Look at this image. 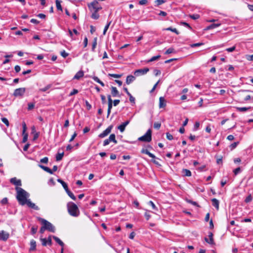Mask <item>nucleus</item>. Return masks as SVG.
<instances>
[{"label":"nucleus","instance_id":"a211bd4d","mask_svg":"<svg viewBox=\"0 0 253 253\" xmlns=\"http://www.w3.org/2000/svg\"><path fill=\"white\" fill-rule=\"evenodd\" d=\"M36 249V242L34 240H32L30 241V251H33Z\"/></svg>","mask_w":253,"mask_h":253},{"label":"nucleus","instance_id":"f257e3e1","mask_svg":"<svg viewBox=\"0 0 253 253\" xmlns=\"http://www.w3.org/2000/svg\"><path fill=\"white\" fill-rule=\"evenodd\" d=\"M15 190L16 191V199L19 204L21 206L26 205L29 199H28L30 197L29 193L19 187H16Z\"/></svg>","mask_w":253,"mask_h":253},{"label":"nucleus","instance_id":"a19ab883","mask_svg":"<svg viewBox=\"0 0 253 253\" xmlns=\"http://www.w3.org/2000/svg\"><path fill=\"white\" fill-rule=\"evenodd\" d=\"M161 126V124L160 123L155 122L154 124V127L155 129H159L160 128Z\"/></svg>","mask_w":253,"mask_h":253},{"label":"nucleus","instance_id":"f704fd0d","mask_svg":"<svg viewBox=\"0 0 253 253\" xmlns=\"http://www.w3.org/2000/svg\"><path fill=\"white\" fill-rule=\"evenodd\" d=\"M40 240L41 241L42 244L43 246H46L47 245V239L41 238Z\"/></svg>","mask_w":253,"mask_h":253},{"label":"nucleus","instance_id":"412c9836","mask_svg":"<svg viewBox=\"0 0 253 253\" xmlns=\"http://www.w3.org/2000/svg\"><path fill=\"white\" fill-rule=\"evenodd\" d=\"M39 167H40L42 169H43L44 171H46L47 172H48L50 174H53L52 170L51 169H50L49 168H48L47 167H45L42 165H39Z\"/></svg>","mask_w":253,"mask_h":253},{"label":"nucleus","instance_id":"c756f323","mask_svg":"<svg viewBox=\"0 0 253 253\" xmlns=\"http://www.w3.org/2000/svg\"><path fill=\"white\" fill-rule=\"evenodd\" d=\"M92 15L91 16V18L94 19H98V18L99 17V15L98 14V13H97L98 12H95V11H92Z\"/></svg>","mask_w":253,"mask_h":253},{"label":"nucleus","instance_id":"ddd939ff","mask_svg":"<svg viewBox=\"0 0 253 253\" xmlns=\"http://www.w3.org/2000/svg\"><path fill=\"white\" fill-rule=\"evenodd\" d=\"M129 122L130 121L129 120L125 122L124 123H123L121 125L118 126V129H119L121 132H124L126 126L129 124Z\"/></svg>","mask_w":253,"mask_h":253},{"label":"nucleus","instance_id":"20e7f679","mask_svg":"<svg viewBox=\"0 0 253 253\" xmlns=\"http://www.w3.org/2000/svg\"><path fill=\"white\" fill-rule=\"evenodd\" d=\"M138 140L140 141H143V142H149L152 140V131L150 129H149L146 133L139 137L138 138Z\"/></svg>","mask_w":253,"mask_h":253},{"label":"nucleus","instance_id":"3c124183","mask_svg":"<svg viewBox=\"0 0 253 253\" xmlns=\"http://www.w3.org/2000/svg\"><path fill=\"white\" fill-rule=\"evenodd\" d=\"M235 49H236V46H233L231 47L227 48L225 50H226V51H227L229 52H231L234 51L235 50Z\"/></svg>","mask_w":253,"mask_h":253},{"label":"nucleus","instance_id":"9d476101","mask_svg":"<svg viewBox=\"0 0 253 253\" xmlns=\"http://www.w3.org/2000/svg\"><path fill=\"white\" fill-rule=\"evenodd\" d=\"M9 235L7 232L2 230L0 231V240L5 241L9 238Z\"/></svg>","mask_w":253,"mask_h":253},{"label":"nucleus","instance_id":"09e8293b","mask_svg":"<svg viewBox=\"0 0 253 253\" xmlns=\"http://www.w3.org/2000/svg\"><path fill=\"white\" fill-rule=\"evenodd\" d=\"M60 54L64 58H66L69 55V54L67 52H66L65 50L61 51Z\"/></svg>","mask_w":253,"mask_h":253},{"label":"nucleus","instance_id":"79ce46f5","mask_svg":"<svg viewBox=\"0 0 253 253\" xmlns=\"http://www.w3.org/2000/svg\"><path fill=\"white\" fill-rule=\"evenodd\" d=\"M37 230H38V226H33L31 228V233L33 235L36 234V232H37Z\"/></svg>","mask_w":253,"mask_h":253},{"label":"nucleus","instance_id":"de8ad7c7","mask_svg":"<svg viewBox=\"0 0 253 253\" xmlns=\"http://www.w3.org/2000/svg\"><path fill=\"white\" fill-rule=\"evenodd\" d=\"M129 97V101L130 102L132 103V104H135V99L134 97H133L131 94H130V95H128Z\"/></svg>","mask_w":253,"mask_h":253},{"label":"nucleus","instance_id":"680f3d73","mask_svg":"<svg viewBox=\"0 0 253 253\" xmlns=\"http://www.w3.org/2000/svg\"><path fill=\"white\" fill-rule=\"evenodd\" d=\"M50 87L49 85H47L43 88H41L40 90L42 92H45Z\"/></svg>","mask_w":253,"mask_h":253},{"label":"nucleus","instance_id":"4468645a","mask_svg":"<svg viewBox=\"0 0 253 253\" xmlns=\"http://www.w3.org/2000/svg\"><path fill=\"white\" fill-rule=\"evenodd\" d=\"M166 106V101L164 97L159 98V108H164Z\"/></svg>","mask_w":253,"mask_h":253},{"label":"nucleus","instance_id":"4c0bfd02","mask_svg":"<svg viewBox=\"0 0 253 253\" xmlns=\"http://www.w3.org/2000/svg\"><path fill=\"white\" fill-rule=\"evenodd\" d=\"M174 52V49L173 48H169L167 50V51L165 52V54H169L170 53H172Z\"/></svg>","mask_w":253,"mask_h":253},{"label":"nucleus","instance_id":"9b49d317","mask_svg":"<svg viewBox=\"0 0 253 253\" xmlns=\"http://www.w3.org/2000/svg\"><path fill=\"white\" fill-rule=\"evenodd\" d=\"M10 182L16 186V187L20 186L22 185L21 181L20 179H17L16 177L12 178L10 179Z\"/></svg>","mask_w":253,"mask_h":253},{"label":"nucleus","instance_id":"37998d69","mask_svg":"<svg viewBox=\"0 0 253 253\" xmlns=\"http://www.w3.org/2000/svg\"><path fill=\"white\" fill-rule=\"evenodd\" d=\"M205 240L210 244H214V241L213 238H210V240H209L207 238H205Z\"/></svg>","mask_w":253,"mask_h":253},{"label":"nucleus","instance_id":"864d4df0","mask_svg":"<svg viewBox=\"0 0 253 253\" xmlns=\"http://www.w3.org/2000/svg\"><path fill=\"white\" fill-rule=\"evenodd\" d=\"M22 127H23L22 133H27L26 132V131L27 129L26 125L25 123H24V122L23 123V124H22Z\"/></svg>","mask_w":253,"mask_h":253},{"label":"nucleus","instance_id":"4be33fe9","mask_svg":"<svg viewBox=\"0 0 253 253\" xmlns=\"http://www.w3.org/2000/svg\"><path fill=\"white\" fill-rule=\"evenodd\" d=\"M182 173L185 176H190L191 175V172L187 169H183Z\"/></svg>","mask_w":253,"mask_h":253},{"label":"nucleus","instance_id":"b1692460","mask_svg":"<svg viewBox=\"0 0 253 253\" xmlns=\"http://www.w3.org/2000/svg\"><path fill=\"white\" fill-rule=\"evenodd\" d=\"M53 238L54 240L61 246L63 247L64 245V243L57 237L56 236H53Z\"/></svg>","mask_w":253,"mask_h":253},{"label":"nucleus","instance_id":"8fccbe9b","mask_svg":"<svg viewBox=\"0 0 253 253\" xmlns=\"http://www.w3.org/2000/svg\"><path fill=\"white\" fill-rule=\"evenodd\" d=\"M148 204L152 207V208L153 210H157V207H156L155 205L152 201H149L148 203Z\"/></svg>","mask_w":253,"mask_h":253},{"label":"nucleus","instance_id":"7c9ffc66","mask_svg":"<svg viewBox=\"0 0 253 253\" xmlns=\"http://www.w3.org/2000/svg\"><path fill=\"white\" fill-rule=\"evenodd\" d=\"M236 109L239 112H246L250 109V108L247 107H237Z\"/></svg>","mask_w":253,"mask_h":253},{"label":"nucleus","instance_id":"f8f14e48","mask_svg":"<svg viewBox=\"0 0 253 253\" xmlns=\"http://www.w3.org/2000/svg\"><path fill=\"white\" fill-rule=\"evenodd\" d=\"M26 205H27V206L31 209H33L34 210L38 211L40 210L38 206H36L34 203H32L30 199H29L28 201L26 203Z\"/></svg>","mask_w":253,"mask_h":253},{"label":"nucleus","instance_id":"6e6552de","mask_svg":"<svg viewBox=\"0 0 253 253\" xmlns=\"http://www.w3.org/2000/svg\"><path fill=\"white\" fill-rule=\"evenodd\" d=\"M26 88L24 87L19 88L15 89L13 95L14 96H22L25 92Z\"/></svg>","mask_w":253,"mask_h":253},{"label":"nucleus","instance_id":"a18cd8bd","mask_svg":"<svg viewBox=\"0 0 253 253\" xmlns=\"http://www.w3.org/2000/svg\"><path fill=\"white\" fill-rule=\"evenodd\" d=\"M238 143H239L238 142H234L232 144H231L230 145V148L231 150H233L234 148H235L237 147Z\"/></svg>","mask_w":253,"mask_h":253},{"label":"nucleus","instance_id":"052dcab7","mask_svg":"<svg viewBox=\"0 0 253 253\" xmlns=\"http://www.w3.org/2000/svg\"><path fill=\"white\" fill-rule=\"evenodd\" d=\"M190 16L192 19L194 20L197 19L200 17V16L198 14L191 15Z\"/></svg>","mask_w":253,"mask_h":253},{"label":"nucleus","instance_id":"473e14b6","mask_svg":"<svg viewBox=\"0 0 253 253\" xmlns=\"http://www.w3.org/2000/svg\"><path fill=\"white\" fill-rule=\"evenodd\" d=\"M166 30L167 31H172V32L175 33V34H176L177 35L179 34L178 31L175 28H172V27H169V28H167Z\"/></svg>","mask_w":253,"mask_h":253},{"label":"nucleus","instance_id":"72a5a7b5","mask_svg":"<svg viewBox=\"0 0 253 253\" xmlns=\"http://www.w3.org/2000/svg\"><path fill=\"white\" fill-rule=\"evenodd\" d=\"M97 45V38H95L92 44V51H94L95 48Z\"/></svg>","mask_w":253,"mask_h":253},{"label":"nucleus","instance_id":"6ab92c4d","mask_svg":"<svg viewBox=\"0 0 253 253\" xmlns=\"http://www.w3.org/2000/svg\"><path fill=\"white\" fill-rule=\"evenodd\" d=\"M212 205L213 207H214L217 210L219 209V201L215 198H213L211 199Z\"/></svg>","mask_w":253,"mask_h":253},{"label":"nucleus","instance_id":"603ef678","mask_svg":"<svg viewBox=\"0 0 253 253\" xmlns=\"http://www.w3.org/2000/svg\"><path fill=\"white\" fill-rule=\"evenodd\" d=\"M48 161V159L47 157H44L43 158L41 159L40 162L42 163L47 164Z\"/></svg>","mask_w":253,"mask_h":253},{"label":"nucleus","instance_id":"69168bd1","mask_svg":"<svg viewBox=\"0 0 253 253\" xmlns=\"http://www.w3.org/2000/svg\"><path fill=\"white\" fill-rule=\"evenodd\" d=\"M30 22L32 23L35 24H39L40 22L38 21L36 19H32L30 21Z\"/></svg>","mask_w":253,"mask_h":253},{"label":"nucleus","instance_id":"423d86ee","mask_svg":"<svg viewBox=\"0 0 253 253\" xmlns=\"http://www.w3.org/2000/svg\"><path fill=\"white\" fill-rule=\"evenodd\" d=\"M110 142H113L115 144L117 143L115 134H111L108 139H105L103 142V146L108 145Z\"/></svg>","mask_w":253,"mask_h":253},{"label":"nucleus","instance_id":"c03bdc74","mask_svg":"<svg viewBox=\"0 0 253 253\" xmlns=\"http://www.w3.org/2000/svg\"><path fill=\"white\" fill-rule=\"evenodd\" d=\"M166 1L165 0H156L155 2L156 3L157 6H159L164 3H165Z\"/></svg>","mask_w":253,"mask_h":253},{"label":"nucleus","instance_id":"2eb2a0df","mask_svg":"<svg viewBox=\"0 0 253 253\" xmlns=\"http://www.w3.org/2000/svg\"><path fill=\"white\" fill-rule=\"evenodd\" d=\"M111 89V94L113 97L120 96L119 92L116 87L112 86Z\"/></svg>","mask_w":253,"mask_h":253},{"label":"nucleus","instance_id":"774afa93","mask_svg":"<svg viewBox=\"0 0 253 253\" xmlns=\"http://www.w3.org/2000/svg\"><path fill=\"white\" fill-rule=\"evenodd\" d=\"M14 69L16 73H18L20 71L21 68L19 65H16L15 66Z\"/></svg>","mask_w":253,"mask_h":253},{"label":"nucleus","instance_id":"5fc2aeb1","mask_svg":"<svg viewBox=\"0 0 253 253\" xmlns=\"http://www.w3.org/2000/svg\"><path fill=\"white\" fill-rule=\"evenodd\" d=\"M166 136H167V139L169 140H171L173 139V136L169 132L166 133Z\"/></svg>","mask_w":253,"mask_h":253},{"label":"nucleus","instance_id":"5701e85b","mask_svg":"<svg viewBox=\"0 0 253 253\" xmlns=\"http://www.w3.org/2000/svg\"><path fill=\"white\" fill-rule=\"evenodd\" d=\"M66 192V193H67L68 195L72 199H73V200H76V197L74 196V195L73 194V193L71 192L68 188H67V189H66V190H65Z\"/></svg>","mask_w":253,"mask_h":253},{"label":"nucleus","instance_id":"a878e982","mask_svg":"<svg viewBox=\"0 0 253 253\" xmlns=\"http://www.w3.org/2000/svg\"><path fill=\"white\" fill-rule=\"evenodd\" d=\"M220 25V24H212L210 26H208L206 30H210L211 29L215 28Z\"/></svg>","mask_w":253,"mask_h":253},{"label":"nucleus","instance_id":"4d7b16f0","mask_svg":"<svg viewBox=\"0 0 253 253\" xmlns=\"http://www.w3.org/2000/svg\"><path fill=\"white\" fill-rule=\"evenodd\" d=\"M47 245L51 246L52 245V241H51V236H49L47 239Z\"/></svg>","mask_w":253,"mask_h":253},{"label":"nucleus","instance_id":"f3484780","mask_svg":"<svg viewBox=\"0 0 253 253\" xmlns=\"http://www.w3.org/2000/svg\"><path fill=\"white\" fill-rule=\"evenodd\" d=\"M135 80V78L134 76L132 75L127 76L126 79V83L127 84H129L131 83H132Z\"/></svg>","mask_w":253,"mask_h":253},{"label":"nucleus","instance_id":"393cba45","mask_svg":"<svg viewBox=\"0 0 253 253\" xmlns=\"http://www.w3.org/2000/svg\"><path fill=\"white\" fill-rule=\"evenodd\" d=\"M92 79L95 82L99 83L102 86H104L105 85L101 81H100L97 77L94 76L92 78Z\"/></svg>","mask_w":253,"mask_h":253},{"label":"nucleus","instance_id":"58836bf2","mask_svg":"<svg viewBox=\"0 0 253 253\" xmlns=\"http://www.w3.org/2000/svg\"><path fill=\"white\" fill-rule=\"evenodd\" d=\"M1 120L7 126H9V122L6 118H2Z\"/></svg>","mask_w":253,"mask_h":253},{"label":"nucleus","instance_id":"c85d7f7f","mask_svg":"<svg viewBox=\"0 0 253 253\" xmlns=\"http://www.w3.org/2000/svg\"><path fill=\"white\" fill-rule=\"evenodd\" d=\"M64 156V152L61 153H58L56 156V160L57 161H59L62 160L63 157Z\"/></svg>","mask_w":253,"mask_h":253},{"label":"nucleus","instance_id":"aec40b11","mask_svg":"<svg viewBox=\"0 0 253 253\" xmlns=\"http://www.w3.org/2000/svg\"><path fill=\"white\" fill-rule=\"evenodd\" d=\"M84 72L82 71H80L78 72L75 76L74 77V79L79 80L81 78L84 76Z\"/></svg>","mask_w":253,"mask_h":253},{"label":"nucleus","instance_id":"ea45409f","mask_svg":"<svg viewBox=\"0 0 253 253\" xmlns=\"http://www.w3.org/2000/svg\"><path fill=\"white\" fill-rule=\"evenodd\" d=\"M23 138L22 140L23 143H25L28 140V133H22Z\"/></svg>","mask_w":253,"mask_h":253},{"label":"nucleus","instance_id":"e2e57ef3","mask_svg":"<svg viewBox=\"0 0 253 253\" xmlns=\"http://www.w3.org/2000/svg\"><path fill=\"white\" fill-rule=\"evenodd\" d=\"M78 90L77 89H74L72 90V91H71V92H70V95H70V96H72V95H74V94H76L78 93Z\"/></svg>","mask_w":253,"mask_h":253},{"label":"nucleus","instance_id":"1a4fd4ad","mask_svg":"<svg viewBox=\"0 0 253 253\" xmlns=\"http://www.w3.org/2000/svg\"><path fill=\"white\" fill-rule=\"evenodd\" d=\"M113 128V126L111 125L108 126L105 130L99 135V137L100 138H104L108 135L111 131Z\"/></svg>","mask_w":253,"mask_h":253},{"label":"nucleus","instance_id":"7ed1b4c3","mask_svg":"<svg viewBox=\"0 0 253 253\" xmlns=\"http://www.w3.org/2000/svg\"><path fill=\"white\" fill-rule=\"evenodd\" d=\"M38 220L43 225L46 230L52 233L55 232V227L50 222L41 217H38Z\"/></svg>","mask_w":253,"mask_h":253},{"label":"nucleus","instance_id":"39448f33","mask_svg":"<svg viewBox=\"0 0 253 253\" xmlns=\"http://www.w3.org/2000/svg\"><path fill=\"white\" fill-rule=\"evenodd\" d=\"M88 8L91 11L98 12L101 9V7L99 6L98 2L96 0H94L88 5Z\"/></svg>","mask_w":253,"mask_h":253},{"label":"nucleus","instance_id":"f03ea898","mask_svg":"<svg viewBox=\"0 0 253 253\" xmlns=\"http://www.w3.org/2000/svg\"><path fill=\"white\" fill-rule=\"evenodd\" d=\"M67 210L69 214L74 217H78L80 214V211L78 206L73 202L67 204Z\"/></svg>","mask_w":253,"mask_h":253},{"label":"nucleus","instance_id":"0e129e2a","mask_svg":"<svg viewBox=\"0 0 253 253\" xmlns=\"http://www.w3.org/2000/svg\"><path fill=\"white\" fill-rule=\"evenodd\" d=\"M34 106H35V105L34 103H29L28 109L29 110H31L34 108Z\"/></svg>","mask_w":253,"mask_h":253},{"label":"nucleus","instance_id":"cd10ccee","mask_svg":"<svg viewBox=\"0 0 253 253\" xmlns=\"http://www.w3.org/2000/svg\"><path fill=\"white\" fill-rule=\"evenodd\" d=\"M60 2H61L59 0H56V1H55L57 9L58 10L62 11V8Z\"/></svg>","mask_w":253,"mask_h":253},{"label":"nucleus","instance_id":"338daca9","mask_svg":"<svg viewBox=\"0 0 253 253\" xmlns=\"http://www.w3.org/2000/svg\"><path fill=\"white\" fill-rule=\"evenodd\" d=\"M144 215H145V218H146L147 220H148L150 219V217H151L150 214L148 212H146L145 213Z\"/></svg>","mask_w":253,"mask_h":253},{"label":"nucleus","instance_id":"c9c22d12","mask_svg":"<svg viewBox=\"0 0 253 253\" xmlns=\"http://www.w3.org/2000/svg\"><path fill=\"white\" fill-rule=\"evenodd\" d=\"M108 76L115 78H120L122 77V75L116 74H109Z\"/></svg>","mask_w":253,"mask_h":253},{"label":"nucleus","instance_id":"2f4dec72","mask_svg":"<svg viewBox=\"0 0 253 253\" xmlns=\"http://www.w3.org/2000/svg\"><path fill=\"white\" fill-rule=\"evenodd\" d=\"M160 57H161V56L159 55H157V56H153L147 62H152V61H155L156 60L159 59L160 58Z\"/></svg>","mask_w":253,"mask_h":253},{"label":"nucleus","instance_id":"49530a36","mask_svg":"<svg viewBox=\"0 0 253 253\" xmlns=\"http://www.w3.org/2000/svg\"><path fill=\"white\" fill-rule=\"evenodd\" d=\"M186 202L188 203H190V204H192L194 206H197V207L199 206L197 202L193 201L191 200L186 199Z\"/></svg>","mask_w":253,"mask_h":253},{"label":"nucleus","instance_id":"0eeeda50","mask_svg":"<svg viewBox=\"0 0 253 253\" xmlns=\"http://www.w3.org/2000/svg\"><path fill=\"white\" fill-rule=\"evenodd\" d=\"M149 71V68H145L143 69H140L136 70L134 72V75L135 76H140L146 74Z\"/></svg>","mask_w":253,"mask_h":253},{"label":"nucleus","instance_id":"13d9d810","mask_svg":"<svg viewBox=\"0 0 253 253\" xmlns=\"http://www.w3.org/2000/svg\"><path fill=\"white\" fill-rule=\"evenodd\" d=\"M252 200V197L251 195H249L247 197H246L245 201L246 203H249Z\"/></svg>","mask_w":253,"mask_h":253},{"label":"nucleus","instance_id":"e433bc0d","mask_svg":"<svg viewBox=\"0 0 253 253\" xmlns=\"http://www.w3.org/2000/svg\"><path fill=\"white\" fill-rule=\"evenodd\" d=\"M111 22L110 21L109 23H107V24L104 27V31H103V34L104 35H105L106 34V33L107 32V31L108 30L109 26H110V25L111 24Z\"/></svg>","mask_w":253,"mask_h":253},{"label":"nucleus","instance_id":"bf43d9fd","mask_svg":"<svg viewBox=\"0 0 253 253\" xmlns=\"http://www.w3.org/2000/svg\"><path fill=\"white\" fill-rule=\"evenodd\" d=\"M8 203V199L7 198H3L1 201V203L2 204V205H5L6 204H7Z\"/></svg>","mask_w":253,"mask_h":253},{"label":"nucleus","instance_id":"bb28decb","mask_svg":"<svg viewBox=\"0 0 253 253\" xmlns=\"http://www.w3.org/2000/svg\"><path fill=\"white\" fill-rule=\"evenodd\" d=\"M57 181L62 184V186L63 187L65 190H66V189H67V188H68V185L64 181H63L61 179H57Z\"/></svg>","mask_w":253,"mask_h":253},{"label":"nucleus","instance_id":"6e6d98bb","mask_svg":"<svg viewBox=\"0 0 253 253\" xmlns=\"http://www.w3.org/2000/svg\"><path fill=\"white\" fill-rule=\"evenodd\" d=\"M240 171H241V169L239 167L233 170V172H234L235 175L238 174L239 172H240Z\"/></svg>","mask_w":253,"mask_h":253},{"label":"nucleus","instance_id":"dca6fc26","mask_svg":"<svg viewBox=\"0 0 253 253\" xmlns=\"http://www.w3.org/2000/svg\"><path fill=\"white\" fill-rule=\"evenodd\" d=\"M141 152L142 153L146 154L148 155L150 157H151L153 159L156 158V156L154 154L150 153L148 150H147L146 149H144V148L142 149V150H141Z\"/></svg>","mask_w":253,"mask_h":253}]
</instances>
